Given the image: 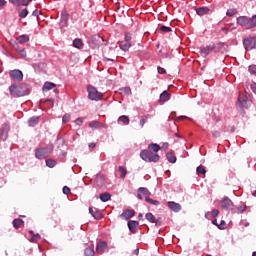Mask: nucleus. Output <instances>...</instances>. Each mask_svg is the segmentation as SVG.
Returning a JSON list of instances; mask_svg holds the SVG:
<instances>
[{
	"mask_svg": "<svg viewBox=\"0 0 256 256\" xmlns=\"http://www.w3.org/2000/svg\"><path fill=\"white\" fill-rule=\"evenodd\" d=\"M9 92L12 97H25L27 95V86L25 84L11 85Z\"/></svg>",
	"mask_w": 256,
	"mask_h": 256,
	"instance_id": "obj_1",
	"label": "nucleus"
},
{
	"mask_svg": "<svg viewBox=\"0 0 256 256\" xmlns=\"http://www.w3.org/2000/svg\"><path fill=\"white\" fill-rule=\"evenodd\" d=\"M140 157L143 159V161H146V163H157V161L160 159L159 154H155L149 150H142Z\"/></svg>",
	"mask_w": 256,
	"mask_h": 256,
	"instance_id": "obj_2",
	"label": "nucleus"
},
{
	"mask_svg": "<svg viewBox=\"0 0 256 256\" xmlns=\"http://www.w3.org/2000/svg\"><path fill=\"white\" fill-rule=\"evenodd\" d=\"M87 91L88 99H90L91 101H101V99H103V94L97 91V88H95V86L88 85Z\"/></svg>",
	"mask_w": 256,
	"mask_h": 256,
	"instance_id": "obj_3",
	"label": "nucleus"
},
{
	"mask_svg": "<svg viewBox=\"0 0 256 256\" xmlns=\"http://www.w3.org/2000/svg\"><path fill=\"white\" fill-rule=\"evenodd\" d=\"M53 153V145H50L46 148H38L35 151V157L36 159H47L48 155H51Z\"/></svg>",
	"mask_w": 256,
	"mask_h": 256,
	"instance_id": "obj_4",
	"label": "nucleus"
},
{
	"mask_svg": "<svg viewBox=\"0 0 256 256\" xmlns=\"http://www.w3.org/2000/svg\"><path fill=\"white\" fill-rule=\"evenodd\" d=\"M243 45L247 51L256 49V37H247L243 40Z\"/></svg>",
	"mask_w": 256,
	"mask_h": 256,
	"instance_id": "obj_5",
	"label": "nucleus"
},
{
	"mask_svg": "<svg viewBox=\"0 0 256 256\" xmlns=\"http://www.w3.org/2000/svg\"><path fill=\"white\" fill-rule=\"evenodd\" d=\"M120 49H122V51H129V49H131V34L130 33H126L125 41L120 44Z\"/></svg>",
	"mask_w": 256,
	"mask_h": 256,
	"instance_id": "obj_6",
	"label": "nucleus"
},
{
	"mask_svg": "<svg viewBox=\"0 0 256 256\" xmlns=\"http://www.w3.org/2000/svg\"><path fill=\"white\" fill-rule=\"evenodd\" d=\"M68 23H69V12H67V10H63L61 13V19H60L61 29L67 27Z\"/></svg>",
	"mask_w": 256,
	"mask_h": 256,
	"instance_id": "obj_7",
	"label": "nucleus"
},
{
	"mask_svg": "<svg viewBox=\"0 0 256 256\" xmlns=\"http://www.w3.org/2000/svg\"><path fill=\"white\" fill-rule=\"evenodd\" d=\"M215 49V43H211L206 47L200 48V55L202 57H207V55H209V53H211V51H213Z\"/></svg>",
	"mask_w": 256,
	"mask_h": 256,
	"instance_id": "obj_8",
	"label": "nucleus"
},
{
	"mask_svg": "<svg viewBox=\"0 0 256 256\" xmlns=\"http://www.w3.org/2000/svg\"><path fill=\"white\" fill-rule=\"evenodd\" d=\"M9 75L13 81H23V72L20 70H12L9 72Z\"/></svg>",
	"mask_w": 256,
	"mask_h": 256,
	"instance_id": "obj_9",
	"label": "nucleus"
},
{
	"mask_svg": "<svg viewBox=\"0 0 256 256\" xmlns=\"http://www.w3.org/2000/svg\"><path fill=\"white\" fill-rule=\"evenodd\" d=\"M221 207H222V209L232 210L233 209V201H231V199H229L228 197H224L221 201Z\"/></svg>",
	"mask_w": 256,
	"mask_h": 256,
	"instance_id": "obj_10",
	"label": "nucleus"
},
{
	"mask_svg": "<svg viewBox=\"0 0 256 256\" xmlns=\"http://www.w3.org/2000/svg\"><path fill=\"white\" fill-rule=\"evenodd\" d=\"M128 229L131 233H137V229H139V222L135 220L128 221Z\"/></svg>",
	"mask_w": 256,
	"mask_h": 256,
	"instance_id": "obj_11",
	"label": "nucleus"
},
{
	"mask_svg": "<svg viewBox=\"0 0 256 256\" xmlns=\"http://www.w3.org/2000/svg\"><path fill=\"white\" fill-rule=\"evenodd\" d=\"M7 137H9V125L5 124L0 130V139L6 141Z\"/></svg>",
	"mask_w": 256,
	"mask_h": 256,
	"instance_id": "obj_12",
	"label": "nucleus"
},
{
	"mask_svg": "<svg viewBox=\"0 0 256 256\" xmlns=\"http://www.w3.org/2000/svg\"><path fill=\"white\" fill-rule=\"evenodd\" d=\"M120 217H121V219H125L126 221H129V219H131V217H135V210L128 209V210L124 211L120 215Z\"/></svg>",
	"mask_w": 256,
	"mask_h": 256,
	"instance_id": "obj_13",
	"label": "nucleus"
},
{
	"mask_svg": "<svg viewBox=\"0 0 256 256\" xmlns=\"http://www.w3.org/2000/svg\"><path fill=\"white\" fill-rule=\"evenodd\" d=\"M237 23L241 25V27H246V29H250L249 27V18L245 16H240L237 18Z\"/></svg>",
	"mask_w": 256,
	"mask_h": 256,
	"instance_id": "obj_14",
	"label": "nucleus"
},
{
	"mask_svg": "<svg viewBox=\"0 0 256 256\" xmlns=\"http://www.w3.org/2000/svg\"><path fill=\"white\" fill-rule=\"evenodd\" d=\"M168 207L171 211H174V213H179V211H181V204L177 202L169 201Z\"/></svg>",
	"mask_w": 256,
	"mask_h": 256,
	"instance_id": "obj_15",
	"label": "nucleus"
},
{
	"mask_svg": "<svg viewBox=\"0 0 256 256\" xmlns=\"http://www.w3.org/2000/svg\"><path fill=\"white\" fill-rule=\"evenodd\" d=\"M209 11H211V9H209L207 6L199 7L196 9V13L199 15V17H203V15H209Z\"/></svg>",
	"mask_w": 256,
	"mask_h": 256,
	"instance_id": "obj_16",
	"label": "nucleus"
},
{
	"mask_svg": "<svg viewBox=\"0 0 256 256\" xmlns=\"http://www.w3.org/2000/svg\"><path fill=\"white\" fill-rule=\"evenodd\" d=\"M33 0H9L12 5H22L23 7H28L29 3Z\"/></svg>",
	"mask_w": 256,
	"mask_h": 256,
	"instance_id": "obj_17",
	"label": "nucleus"
},
{
	"mask_svg": "<svg viewBox=\"0 0 256 256\" xmlns=\"http://www.w3.org/2000/svg\"><path fill=\"white\" fill-rule=\"evenodd\" d=\"M89 213L92 214V217H94V219H103V214L99 210L94 211L93 208H89Z\"/></svg>",
	"mask_w": 256,
	"mask_h": 256,
	"instance_id": "obj_18",
	"label": "nucleus"
},
{
	"mask_svg": "<svg viewBox=\"0 0 256 256\" xmlns=\"http://www.w3.org/2000/svg\"><path fill=\"white\" fill-rule=\"evenodd\" d=\"M107 248V242L102 241L100 243L97 244L96 246V253H99V255L103 254V249Z\"/></svg>",
	"mask_w": 256,
	"mask_h": 256,
	"instance_id": "obj_19",
	"label": "nucleus"
},
{
	"mask_svg": "<svg viewBox=\"0 0 256 256\" xmlns=\"http://www.w3.org/2000/svg\"><path fill=\"white\" fill-rule=\"evenodd\" d=\"M169 99H171V94H169V92H167V90L163 91L160 94V103H165V102L169 101Z\"/></svg>",
	"mask_w": 256,
	"mask_h": 256,
	"instance_id": "obj_20",
	"label": "nucleus"
},
{
	"mask_svg": "<svg viewBox=\"0 0 256 256\" xmlns=\"http://www.w3.org/2000/svg\"><path fill=\"white\" fill-rule=\"evenodd\" d=\"M25 225V221H23L20 218H16L13 220V227L14 229H20V227H23Z\"/></svg>",
	"mask_w": 256,
	"mask_h": 256,
	"instance_id": "obj_21",
	"label": "nucleus"
},
{
	"mask_svg": "<svg viewBox=\"0 0 256 256\" xmlns=\"http://www.w3.org/2000/svg\"><path fill=\"white\" fill-rule=\"evenodd\" d=\"M85 256H95V246L91 245L84 250Z\"/></svg>",
	"mask_w": 256,
	"mask_h": 256,
	"instance_id": "obj_22",
	"label": "nucleus"
},
{
	"mask_svg": "<svg viewBox=\"0 0 256 256\" xmlns=\"http://www.w3.org/2000/svg\"><path fill=\"white\" fill-rule=\"evenodd\" d=\"M247 101H248L247 96H245L243 94L239 95L238 103H239L240 107H245V105H247Z\"/></svg>",
	"mask_w": 256,
	"mask_h": 256,
	"instance_id": "obj_23",
	"label": "nucleus"
},
{
	"mask_svg": "<svg viewBox=\"0 0 256 256\" xmlns=\"http://www.w3.org/2000/svg\"><path fill=\"white\" fill-rule=\"evenodd\" d=\"M39 124V117L33 116L28 120V126L29 127H35V125Z\"/></svg>",
	"mask_w": 256,
	"mask_h": 256,
	"instance_id": "obj_24",
	"label": "nucleus"
},
{
	"mask_svg": "<svg viewBox=\"0 0 256 256\" xmlns=\"http://www.w3.org/2000/svg\"><path fill=\"white\" fill-rule=\"evenodd\" d=\"M56 85L52 82H45L42 88V91H51V89H55Z\"/></svg>",
	"mask_w": 256,
	"mask_h": 256,
	"instance_id": "obj_25",
	"label": "nucleus"
},
{
	"mask_svg": "<svg viewBox=\"0 0 256 256\" xmlns=\"http://www.w3.org/2000/svg\"><path fill=\"white\" fill-rule=\"evenodd\" d=\"M167 160L169 161V163H177V157L175 156V154L173 152H168L166 154Z\"/></svg>",
	"mask_w": 256,
	"mask_h": 256,
	"instance_id": "obj_26",
	"label": "nucleus"
},
{
	"mask_svg": "<svg viewBox=\"0 0 256 256\" xmlns=\"http://www.w3.org/2000/svg\"><path fill=\"white\" fill-rule=\"evenodd\" d=\"M148 149L154 153H159V151H161V146H159V144L152 143L148 146Z\"/></svg>",
	"mask_w": 256,
	"mask_h": 256,
	"instance_id": "obj_27",
	"label": "nucleus"
},
{
	"mask_svg": "<svg viewBox=\"0 0 256 256\" xmlns=\"http://www.w3.org/2000/svg\"><path fill=\"white\" fill-rule=\"evenodd\" d=\"M196 173H197V175H199V177H201V175L203 177H205V174L207 173V170L205 169L204 166L200 165V166L197 167Z\"/></svg>",
	"mask_w": 256,
	"mask_h": 256,
	"instance_id": "obj_28",
	"label": "nucleus"
},
{
	"mask_svg": "<svg viewBox=\"0 0 256 256\" xmlns=\"http://www.w3.org/2000/svg\"><path fill=\"white\" fill-rule=\"evenodd\" d=\"M18 43H20L21 45H23V43H29V36L28 35H20L17 38Z\"/></svg>",
	"mask_w": 256,
	"mask_h": 256,
	"instance_id": "obj_29",
	"label": "nucleus"
},
{
	"mask_svg": "<svg viewBox=\"0 0 256 256\" xmlns=\"http://www.w3.org/2000/svg\"><path fill=\"white\" fill-rule=\"evenodd\" d=\"M100 200L103 202V203H107V201H111V194L109 193H103L100 195Z\"/></svg>",
	"mask_w": 256,
	"mask_h": 256,
	"instance_id": "obj_30",
	"label": "nucleus"
},
{
	"mask_svg": "<svg viewBox=\"0 0 256 256\" xmlns=\"http://www.w3.org/2000/svg\"><path fill=\"white\" fill-rule=\"evenodd\" d=\"M73 47H75L76 49H81V47H83V41L79 38L74 39Z\"/></svg>",
	"mask_w": 256,
	"mask_h": 256,
	"instance_id": "obj_31",
	"label": "nucleus"
},
{
	"mask_svg": "<svg viewBox=\"0 0 256 256\" xmlns=\"http://www.w3.org/2000/svg\"><path fill=\"white\" fill-rule=\"evenodd\" d=\"M118 171L120 173L121 179H125V177H127V169H125L123 166H119Z\"/></svg>",
	"mask_w": 256,
	"mask_h": 256,
	"instance_id": "obj_32",
	"label": "nucleus"
},
{
	"mask_svg": "<svg viewBox=\"0 0 256 256\" xmlns=\"http://www.w3.org/2000/svg\"><path fill=\"white\" fill-rule=\"evenodd\" d=\"M138 193H140V194H142V195H144L146 197H149V195H151V192H149V190L147 188H145V187H140L138 189Z\"/></svg>",
	"mask_w": 256,
	"mask_h": 256,
	"instance_id": "obj_33",
	"label": "nucleus"
},
{
	"mask_svg": "<svg viewBox=\"0 0 256 256\" xmlns=\"http://www.w3.org/2000/svg\"><path fill=\"white\" fill-rule=\"evenodd\" d=\"M118 121L124 125H129V116L122 115L118 118Z\"/></svg>",
	"mask_w": 256,
	"mask_h": 256,
	"instance_id": "obj_34",
	"label": "nucleus"
},
{
	"mask_svg": "<svg viewBox=\"0 0 256 256\" xmlns=\"http://www.w3.org/2000/svg\"><path fill=\"white\" fill-rule=\"evenodd\" d=\"M145 218L147 219V221H149L150 223H155V215H153V213L149 212L145 215Z\"/></svg>",
	"mask_w": 256,
	"mask_h": 256,
	"instance_id": "obj_35",
	"label": "nucleus"
},
{
	"mask_svg": "<svg viewBox=\"0 0 256 256\" xmlns=\"http://www.w3.org/2000/svg\"><path fill=\"white\" fill-rule=\"evenodd\" d=\"M47 167H50V169H53L57 165V162L53 159L46 160Z\"/></svg>",
	"mask_w": 256,
	"mask_h": 256,
	"instance_id": "obj_36",
	"label": "nucleus"
},
{
	"mask_svg": "<svg viewBox=\"0 0 256 256\" xmlns=\"http://www.w3.org/2000/svg\"><path fill=\"white\" fill-rule=\"evenodd\" d=\"M29 15V10L27 8H24L20 13H19V18L20 19H25Z\"/></svg>",
	"mask_w": 256,
	"mask_h": 256,
	"instance_id": "obj_37",
	"label": "nucleus"
},
{
	"mask_svg": "<svg viewBox=\"0 0 256 256\" xmlns=\"http://www.w3.org/2000/svg\"><path fill=\"white\" fill-rule=\"evenodd\" d=\"M249 27L250 29H253V27H256V15L249 19Z\"/></svg>",
	"mask_w": 256,
	"mask_h": 256,
	"instance_id": "obj_38",
	"label": "nucleus"
},
{
	"mask_svg": "<svg viewBox=\"0 0 256 256\" xmlns=\"http://www.w3.org/2000/svg\"><path fill=\"white\" fill-rule=\"evenodd\" d=\"M227 17H233V15H237V9L231 8L226 12Z\"/></svg>",
	"mask_w": 256,
	"mask_h": 256,
	"instance_id": "obj_39",
	"label": "nucleus"
},
{
	"mask_svg": "<svg viewBox=\"0 0 256 256\" xmlns=\"http://www.w3.org/2000/svg\"><path fill=\"white\" fill-rule=\"evenodd\" d=\"M160 31H162V33H171L173 30L169 26H161Z\"/></svg>",
	"mask_w": 256,
	"mask_h": 256,
	"instance_id": "obj_40",
	"label": "nucleus"
},
{
	"mask_svg": "<svg viewBox=\"0 0 256 256\" xmlns=\"http://www.w3.org/2000/svg\"><path fill=\"white\" fill-rule=\"evenodd\" d=\"M145 201H147V203H150L151 205H159V201L153 200L149 197H145Z\"/></svg>",
	"mask_w": 256,
	"mask_h": 256,
	"instance_id": "obj_41",
	"label": "nucleus"
},
{
	"mask_svg": "<svg viewBox=\"0 0 256 256\" xmlns=\"http://www.w3.org/2000/svg\"><path fill=\"white\" fill-rule=\"evenodd\" d=\"M148 117H149V115L142 116V118L140 120V127H145V123L147 122Z\"/></svg>",
	"mask_w": 256,
	"mask_h": 256,
	"instance_id": "obj_42",
	"label": "nucleus"
},
{
	"mask_svg": "<svg viewBox=\"0 0 256 256\" xmlns=\"http://www.w3.org/2000/svg\"><path fill=\"white\" fill-rule=\"evenodd\" d=\"M217 227L218 229H221V230L227 229V223L225 222V220H222L220 224L217 225Z\"/></svg>",
	"mask_w": 256,
	"mask_h": 256,
	"instance_id": "obj_43",
	"label": "nucleus"
},
{
	"mask_svg": "<svg viewBox=\"0 0 256 256\" xmlns=\"http://www.w3.org/2000/svg\"><path fill=\"white\" fill-rule=\"evenodd\" d=\"M96 183H100V185H105V178H103V176H97Z\"/></svg>",
	"mask_w": 256,
	"mask_h": 256,
	"instance_id": "obj_44",
	"label": "nucleus"
},
{
	"mask_svg": "<svg viewBox=\"0 0 256 256\" xmlns=\"http://www.w3.org/2000/svg\"><path fill=\"white\" fill-rule=\"evenodd\" d=\"M120 91H122V93H125L126 95H132L131 88L129 87H124L120 89Z\"/></svg>",
	"mask_w": 256,
	"mask_h": 256,
	"instance_id": "obj_45",
	"label": "nucleus"
},
{
	"mask_svg": "<svg viewBox=\"0 0 256 256\" xmlns=\"http://www.w3.org/2000/svg\"><path fill=\"white\" fill-rule=\"evenodd\" d=\"M248 70L251 73V75H255L256 76V65H250Z\"/></svg>",
	"mask_w": 256,
	"mask_h": 256,
	"instance_id": "obj_46",
	"label": "nucleus"
},
{
	"mask_svg": "<svg viewBox=\"0 0 256 256\" xmlns=\"http://www.w3.org/2000/svg\"><path fill=\"white\" fill-rule=\"evenodd\" d=\"M16 51H18V53H19V55H21V57H27V50H25V49L19 50V49L16 47Z\"/></svg>",
	"mask_w": 256,
	"mask_h": 256,
	"instance_id": "obj_47",
	"label": "nucleus"
},
{
	"mask_svg": "<svg viewBox=\"0 0 256 256\" xmlns=\"http://www.w3.org/2000/svg\"><path fill=\"white\" fill-rule=\"evenodd\" d=\"M39 239H41V235L35 234V235L30 239V241H31L32 243H37V241H39Z\"/></svg>",
	"mask_w": 256,
	"mask_h": 256,
	"instance_id": "obj_48",
	"label": "nucleus"
},
{
	"mask_svg": "<svg viewBox=\"0 0 256 256\" xmlns=\"http://www.w3.org/2000/svg\"><path fill=\"white\" fill-rule=\"evenodd\" d=\"M155 225L156 227H161V225L163 224V219L161 217H158L157 219L155 218Z\"/></svg>",
	"mask_w": 256,
	"mask_h": 256,
	"instance_id": "obj_49",
	"label": "nucleus"
},
{
	"mask_svg": "<svg viewBox=\"0 0 256 256\" xmlns=\"http://www.w3.org/2000/svg\"><path fill=\"white\" fill-rule=\"evenodd\" d=\"M70 120H71L70 114H65L62 118L63 123H69Z\"/></svg>",
	"mask_w": 256,
	"mask_h": 256,
	"instance_id": "obj_50",
	"label": "nucleus"
},
{
	"mask_svg": "<svg viewBox=\"0 0 256 256\" xmlns=\"http://www.w3.org/2000/svg\"><path fill=\"white\" fill-rule=\"evenodd\" d=\"M245 209H247V205H240L237 207L238 213H243V211H245Z\"/></svg>",
	"mask_w": 256,
	"mask_h": 256,
	"instance_id": "obj_51",
	"label": "nucleus"
},
{
	"mask_svg": "<svg viewBox=\"0 0 256 256\" xmlns=\"http://www.w3.org/2000/svg\"><path fill=\"white\" fill-rule=\"evenodd\" d=\"M62 191L64 195H69V193H71V188H69L68 186H64Z\"/></svg>",
	"mask_w": 256,
	"mask_h": 256,
	"instance_id": "obj_52",
	"label": "nucleus"
},
{
	"mask_svg": "<svg viewBox=\"0 0 256 256\" xmlns=\"http://www.w3.org/2000/svg\"><path fill=\"white\" fill-rule=\"evenodd\" d=\"M211 215H212V218L217 217L219 215V210L218 209L212 210Z\"/></svg>",
	"mask_w": 256,
	"mask_h": 256,
	"instance_id": "obj_53",
	"label": "nucleus"
},
{
	"mask_svg": "<svg viewBox=\"0 0 256 256\" xmlns=\"http://www.w3.org/2000/svg\"><path fill=\"white\" fill-rule=\"evenodd\" d=\"M89 127L93 128V127H99V122L97 121H93L89 124Z\"/></svg>",
	"mask_w": 256,
	"mask_h": 256,
	"instance_id": "obj_54",
	"label": "nucleus"
},
{
	"mask_svg": "<svg viewBox=\"0 0 256 256\" xmlns=\"http://www.w3.org/2000/svg\"><path fill=\"white\" fill-rule=\"evenodd\" d=\"M75 123H76L77 125H79V126L83 125V118H77V119L75 120Z\"/></svg>",
	"mask_w": 256,
	"mask_h": 256,
	"instance_id": "obj_55",
	"label": "nucleus"
},
{
	"mask_svg": "<svg viewBox=\"0 0 256 256\" xmlns=\"http://www.w3.org/2000/svg\"><path fill=\"white\" fill-rule=\"evenodd\" d=\"M212 135L213 137L218 138V137H221V132L216 130L212 133Z\"/></svg>",
	"mask_w": 256,
	"mask_h": 256,
	"instance_id": "obj_56",
	"label": "nucleus"
},
{
	"mask_svg": "<svg viewBox=\"0 0 256 256\" xmlns=\"http://www.w3.org/2000/svg\"><path fill=\"white\" fill-rule=\"evenodd\" d=\"M158 73H160V75L165 74V68H162L161 66H158Z\"/></svg>",
	"mask_w": 256,
	"mask_h": 256,
	"instance_id": "obj_57",
	"label": "nucleus"
},
{
	"mask_svg": "<svg viewBox=\"0 0 256 256\" xmlns=\"http://www.w3.org/2000/svg\"><path fill=\"white\" fill-rule=\"evenodd\" d=\"M160 149H163L164 151H167L169 149V143H164Z\"/></svg>",
	"mask_w": 256,
	"mask_h": 256,
	"instance_id": "obj_58",
	"label": "nucleus"
},
{
	"mask_svg": "<svg viewBox=\"0 0 256 256\" xmlns=\"http://www.w3.org/2000/svg\"><path fill=\"white\" fill-rule=\"evenodd\" d=\"M57 143H59V145H65V140L62 139V138H59V139L57 140Z\"/></svg>",
	"mask_w": 256,
	"mask_h": 256,
	"instance_id": "obj_59",
	"label": "nucleus"
},
{
	"mask_svg": "<svg viewBox=\"0 0 256 256\" xmlns=\"http://www.w3.org/2000/svg\"><path fill=\"white\" fill-rule=\"evenodd\" d=\"M5 5H7V1L0 0V7H5Z\"/></svg>",
	"mask_w": 256,
	"mask_h": 256,
	"instance_id": "obj_60",
	"label": "nucleus"
},
{
	"mask_svg": "<svg viewBox=\"0 0 256 256\" xmlns=\"http://www.w3.org/2000/svg\"><path fill=\"white\" fill-rule=\"evenodd\" d=\"M251 89H252V91H254V93H256V83H254V84L251 86Z\"/></svg>",
	"mask_w": 256,
	"mask_h": 256,
	"instance_id": "obj_61",
	"label": "nucleus"
},
{
	"mask_svg": "<svg viewBox=\"0 0 256 256\" xmlns=\"http://www.w3.org/2000/svg\"><path fill=\"white\" fill-rule=\"evenodd\" d=\"M45 102H46V103H50L51 107H53V100L47 99Z\"/></svg>",
	"mask_w": 256,
	"mask_h": 256,
	"instance_id": "obj_62",
	"label": "nucleus"
},
{
	"mask_svg": "<svg viewBox=\"0 0 256 256\" xmlns=\"http://www.w3.org/2000/svg\"><path fill=\"white\" fill-rule=\"evenodd\" d=\"M212 224H213V225H216V227H217V225H219V224L217 223V219L212 220Z\"/></svg>",
	"mask_w": 256,
	"mask_h": 256,
	"instance_id": "obj_63",
	"label": "nucleus"
},
{
	"mask_svg": "<svg viewBox=\"0 0 256 256\" xmlns=\"http://www.w3.org/2000/svg\"><path fill=\"white\" fill-rule=\"evenodd\" d=\"M134 253H135V255H139V248H136V249L134 250Z\"/></svg>",
	"mask_w": 256,
	"mask_h": 256,
	"instance_id": "obj_64",
	"label": "nucleus"
}]
</instances>
